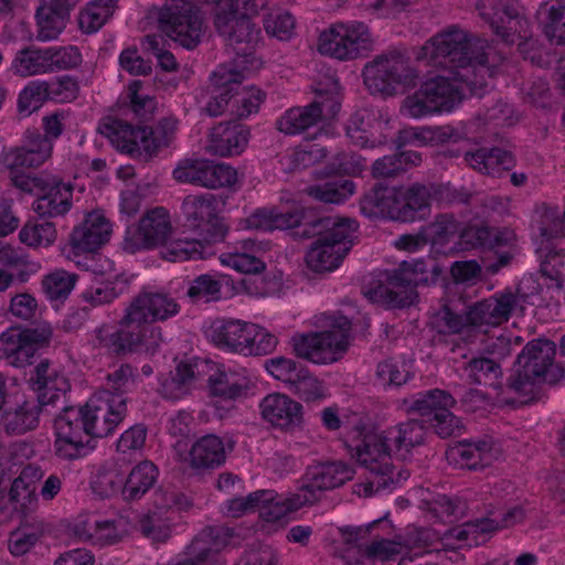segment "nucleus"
<instances>
[{"label": "nucleus", "mask_w": 565, "mask_h": 565, "mask_svg": "<svg viewBox=\"0 0 565 565\" xmlns=\"http://www.w3.org/2000/svg\"><path fill=\"white\" fill-rule=\"evenodd\" d=\"M226 450L224 441L216 435H205L191 447L186 461L193 469H214L225 462Z\"/></svg>", "instance_id": "nucleus-35"}, {"label": "nucleus", "mask_w": 565, "mask_h": 565, "mask_svg": "<svg viewBox=\"0 0 565 565\" xmlns=\"http://www.w3.org/2000/svg\"><path fill=\"white\" fill-rule=\"evenodd\" d=\"M213 24L235 52L233 61L224 65H231L249 75L262 68L263 60L255 54L262 42V31L250 18L230 13L225 26Z\"/></svg>", "instance_id": "nucleus-13"}, {"label": "nucleus", "mask_w": 565, "mask_h": 565, "mask_svg": "<svg viewBox=\"0 0 565 565\" xmlns=\"http://www.w3.org/2000/svg\"><path fill=\"white\" fill-rule=\"evenodd\" d=\"M353 475V468L342 461L309 467L298 491L301 497L305 495L308 499L307 504H312L318 500L321 491L342 486L351 480Z\"/></svg>", "instance_id": "nucleus-22"}, {"label": "nucleus", "mask_w": 565, "mask_h": 565, "mask_svg": "<svg viewBox=\"0 0 565 565\" xmlns=\"http://www.w3.org/2000/svg\"><path fill=\"white\" fill-rule=\"evenodd\" d=\"M433 533L428 529L416 530L405 541V548L398 565H440L443 554L433 552L430 541Z\"/></svg>", "instance_id": "nucleus-37"}, {"label": "nucleus", "mask_w": 565, "mask_h": 565, "mask_svg": "<svg viewBox=\"0 0 565 565\" xmlns=\"http://www.w3.org/2000/svg\"><path fill=\"white\" fill-rule=\"evenodd\" d=\"M172 233L169 211L163 206H156L142 214L135 228L127 231L122 248L129 254L154 249L166 245Z\"/></svg>", "instance_id": "nucleus-16"}, {"label": "nucleus", "mask_w": 565, "mask_h": 565, "mask_svg": "<svg viewBox=\"0 0 565 565\" xmlns=\"http://www.w3.org/2000/svg\"><path fill=\"white\" fill-rule=\"evenodd\" d=\"M312 242L306 255L307 266L316 273L332 271L339 267L348 250L358 223L350 217L326 216L311 223Z\"/></svg>", "instance_id": "nucleus-7"}, {"label": "nucleus", "mask_w": 565, "mask_h": 565, "mask_svg": "<svg viewBox=\"0 0 565 565\" xmlns=\"http://www.w3.org/2000/svg\"><path fill=\"white\" fill-rule=\"evenodd\" d=\"M523 309V296L505 290L467 306L462 315L444 307L437 313L434 324L439 333L470 339L475 331L487 332L489 328L501 326L514 312H522Z\"/></svg>", "instance_id": "nucleus-5"}, {"label": "nucleus", "mask_w": 565, "mask_h": 565, "mask_svg": "<svg viewBox=\"0 0 565 565\" xmlns=\"http://www.w3.org/2000/svg\"><path fill=\"white\" fill-rule=\"evenodd\" d=\"M472 75L456 74L441 70L427 78L420 87L408 95L401 105V114L409 118H423L450 113L466 98L467 93L481 96L488 86L487 71Z\"/></svg>", "instance_id": "nucleus-4"}, {"label": "nucleus", "mask_w": 565, "mask_h": 565, "mask_svg": "<svg viewBox=\"0 0 565 565\" xmlns=\"http://www.w3.org/2000/svg\"><path fill=\"white\" fill-rule=\"evenodd\" d=\"M47 99L46 81L29 82L19 93L17 109L23 116H30L36 111Z\"/></svg>", "instance_id": "nucleus-59"}, {"label": "nucleus", "mask_w": 565, "mask_h": 565, "mask_svg": "<svg viewBox=\"0 0 565 565\" xmlns=\"http://www.w3.org/2000/svg\"><path fill=\"white\" fill-rule=\"evenodd\" d=\"M308 194L323 203L341 204L355 192V184L348 179L337 178L309 186Z\"/></svg>", "instance_id": "nucleus-48"}, {"label": "nucleus", "mask_w": 565, "mask_h": 565, "mask_svg": "<svg viewBox=\"0 0 565 565\" xmlns=\"http://www.w3.org/2000/svg\"><path fill=\"white\" fill-rule=\"evenodd\" d=\"M173 516L163 511H148L138 520L139 532L154 543L166 542L172 532Z\"/></svg>", "instance_id": "nucleus-49"}, {"label": "nucleus", "mask_w": 565, "mask_h": 565, "mask_svg": "<svg viewBox=\"0 0 565 565\" xmlns=\"http://www.w3.org/2000/svg\"><path fill=\"white\" fill-rule=\"evenodd\" d=\"M200 237L195 239H174L168 242L161 252L162 257L169 262H185L203 258L204 245Z\"/></svg>", "instance_id": "nucleus-58"}, {"label": "nucleus", "mask_w": 565, "mask_h": 565, "mask_svg": "<svg viewBox=\"0 0 565 565\" xmlns=\"http://www.w3.org/2000/svg\"><path fill=\"white\" fill-rule=\"evenodd\" d=\"M263 418L282 430H295L302 423V406L285 394H269L260 403Z\"/></svg>", "instance_id": "nucleus-31"}, {"label": "nucleus", "mask_w": 565, "mask_h": 565, "mask_svg": "<svg viewBox=\"0 0 565 565\" xmlns=\"http://www.w3.org/2000/svg\"><path fill=\"white\" fill-rule=\"evenodd\" d=\"M480 14L504 42L513 43L516 36L526 38L529 22L520 13V8L514 0H498L490 11L483 7Z\"/></svg>", "instance_id": "nucleus-23"}, {"label": "nucleus", "mask_w": 565, "mask_h": 565, "mask_svg": "<svg viewBox=\"0 0 565 565\" xmlns=\"http://www.w3.org/2000/svg\"><path fill=\"white\" fill-rule=\"evenodd\" d=\"M412 375V362L403 359H387L377 364L376 376L384 386H401Z\"/></svg>", "instance_id": "nucleus-57"}, {"label": "nucleus", "mask_w": 565, "mask_h": 565, "mask_svg": "<svg viewBox=\"0 0 565 565\" xmlns=\"http://www.w3.org/2000/svg\"><path fill=\"white\" fill-rule=\"evenodd\" d=\"M313 324L318 331L291 338L296 355L319 365L339 361L350 344L351 321L342 315L321 313L315 317Z\"/></svg>", "instance_id": "nucleus-6"}, {"label": "nucleus", "mask_w": 565, "mask_h": 565, "mask_svg": "<svg viewBox=\"0 0 565 565\" xmlns=\"http://www.w3.org/2000/svg\"><path fill=\"white\" fill-rule=\"evenodd\" d=\"M222 281L215 276L203 274L194 278L186 290L192 303H209L222 297Z\"/></svg>", "instance_id": "nucleus-55"}, {"label": "nucleus", "mask_w": 565, "mask_h": 565, "mask_svg": "<svg viewBox=\"0 0 565 565\" xmlns=\"http://www.w3.org/2000/svg\"><path fill=\"white\" fill-rule=\"evenodd\" d=\"M158 478L157 467L148 460L135 466L128 475L122 494L127 500H139L154 484Z\"/></svg>", "instance_id": "nucleus-45"}, {"label": "nucleus", "mask_w": 565, "mask_h": 565, "mask_svg": "<svg viewBox=\"0 0 565 565\" xmlns=\"http://www.w3.org/2000/svg\"><path fill=\"white\" fill-rule=\"evenodd\" d=\"M500 456L501 451L491 438L463 440L450 447L446 452L447 460L451 465L470 470L488 467Z\"/></svg>", "instance_id": "nucleus-29"}, {"label": "nucleus", "mask_w": 565, "mask_h": 565, "mask_svg": "<svg viewBox=\"0 0 565 565\" xmlns=\"http://www.w3.org/2000/svg\"><path fill=\"white\" fill-rule=\"evenodd\" d=\"M55 455L64 460L85 457L92 449L89 429L79 407H67L55 419Z\"/></svg>", "instance_id": "nucleus-17"}, {"label": "nucleus", "mask_w": 565, "mask_h": 565, "mask_svg": "<svg viewBox=\"0 0 565 565\" xmlns=\"http://www.w3.org/2000/svg\"><path fill=\"white\" fill-rule=\"evenodd\" d=\"M248 75L231 65H218L210 75L211 86L206 95L202 96V110L211 117H217L225 113L231 115L234 90Z\"/></svg>", "instance_id": "nucleus-19"}, {"label": "nucleus", "mask_w": 565, "mask_h": 565, "mask_svg": "<svg viewBox=\"0 0 565 565\" xmlns=\"http://www.w3.org/2000/svg\"><path fill=\"white\" fill-rule=\"evenodd\" d=\"M340 105L333 97L316 100L305 107L286 110L277 120V129L286 135H297L316 125L320 119L335 116Z\"/></svg>", "instance_id": "nucleus-25"}, {"label": "nucleus", "mask_w": 565, "mask_h": 565, "mask_svg": "<svg viewBox=\"0 0 565 565\" xmlns=\"http://www.w3.org/2000/svg\"><path fill=\"white\" fill-rule=\"evenodd\" d=\"M536 15L548 40L556 44H565V0L542 3Z\"/></svg>", "instance_id": "nucleus-44"}, {"label": "nucleus", "mask_w": 565, "mask_h": 565, "mask_svg": "<svg viewBox=\"0 0 565 565\" xmlns=\"http://www.w3.org/2000/svg\"><path fill=\"white\" fill-rule=\"evenodd\" d=\"M180 310L169 292L145 287L126 307L118 329L104 324L95 330V344L116 354L150 350L161 335V329L153 323L167 321Z\"/></svg>", "instance_id": "nucleus-2"}, {"label": "nucleus", "mask_w": 565, "mask_h": 565, "mask_svg": "<svg viewBox=\"0 0 565 565\" xmlns=\"http://www.w3.org/2000/svg\"><path fill=\"white\" fill-rule=\"evenodd\" d=\"M32 388L38 392V401L43 405L54 404L71 388L64 372L47 360L41 361L30 376Z\"/></svg>", "instance_id": "nucleus-30"}, {"label": "nucleus", "mask_w": 565, "mask_h": 565, "mask_svg": "<svg viewBox=\"0 0 565 565\" xmlns=\"http://www.w3.org/2000/svg\"><path fill=\"white\" fill-rule=\"evenodd\" d=\"M98 131L120 152L145 160L142 146L146 141V127L134 126L115 117H106L99 122Z\"/></svg>", "instance_id": "nucleus-27"}, {"label": "nucleus", "mask_w": 565, "mask_h": 565, "mask_svg": "<svg viewBox=\"0 0 565 565\" xmlns=\"http://www.w3.org/2000/svg\"><path fill=\"white\" fill-rule=\"evenodd\" d=\"M53 151V143L40 134L26 136L21 147L4 150L0 154V168L4 171H18L38 168L46 162Z\"/></svg>", "instance_id": "nucleus-24"}, {"label": "nucleus", "mask_w": 565, "mask_h": 565, "mask_svg": "<svg viewBox=\"0 0 565 565\" xmlns=\"http://www.w3.org/2000/svg\"><path fill=\"white\" fill-rule=\"evenodd\" d=\"M264 93L254 86L236 88L234 90V102L232 103L231 116L246 118L258 111L264 102Z\"/></svg>", "instance_id": "nucleus-61"}, {"label": "nucleus", "mask_w": 565, "mask_h": 565, "mask_svg": "<svg viewBox=\"0 0 565 565\" xmlns=\"http://www.w3.org/2000/svg\"><path fill=\"white\" fill-rule=\"evenodd\" d=\"M372 35L366 24L359 21L337 22L321 32L318 51L340 61L354 60L372 46Z\"/></svg>", "instance_id": "nucleus-15"}, {"label": "nucleus", "mask_w": 565, "mask_h": 565, "mask_svg": "<svg viewBox=\"0 0 565 565\" xmlns=\"http://www.w3.org/2000/svg\"><path fill=\"white\" fill-rule=\"evenodd\" d=\"M263 25L267 35L279 41H289L295 34L296 20L288 11L277 10L264 17Z\"/></svg>", "instance_id": "nucleus-63"}, {"label": "nucleus", "mask_w": 565, "mask_h": 565, "mask_svg": "<svg viewBox=\"0 0 565 565\" xmlns=\"http://www.w3.org/2000/svg\"><path fill=\"white\" fill-rule=\"evenodd\" d=\"M416 278H405L396 270L390 275L385 282L364 291L365 297L374 302L391 308H403L414 302L416 298Z\"/></svg>", "instance_id": "nucleus-28"}, {"label": "nucleus", "mask_w": 565, "mask_h": 565, "mask_svg": "<svg viewBox=\"0 0 565 565\" xmlns=\"http://www.w3.org/2000/svg\"><path fill=\"white\" fill-rule=\"evenodd\" d=\"M524 518V511L520 507H513L501 514V516L487 518L465 522L449 530L448 539H454L459 546L480 545L486 542L487 535L500 527H509L520 523Z\"/></svg>", "instance_id": "nucleus-21"}, {"label": "nucleus", "mask_w": 565, "mask_h": 565, "mask_svg": "<svg viewBox=\"0 0 565 565\" xmlns=\"http://www.w3.org/2000/svg\"><path fill=\"white\" fill-rule=\"evenodd\" d=\"M249 131L241 125H218L211 131L207 149L220 157L236 156L244 151Z\"/></svg>", "instance_id": "nucleus-34"}, {"label": "nucleus", "mask_w": 565, "mask_h": 565, "mask_svg": "<svg viewBox=\"0 0 565 565\" xmlns=\"http://www.w3.org/2000/svg\"><path fill=\"white\" fill-rule=\"evenodd\" d=\"M221 211L222 201L209 192L189 194L181 204L184 226L205 243L217 242L225 235Z\"/></svg>", "instance_id": "nucleus-14"}, {"label": "nucleus", "mask_w": 565, "mask_h": 565, "mask_svg": "<svg viewBox=\"0 0 565 565\" xmlns=\"http://www.w3.org/2000/svg\"><path fill=\"white\" fill-rule=\"evenodd\" d=\"M555 343L537 339L529 342L518 355L516 369L509 379V387L515 393L529 395L543 382H554L558 374H564L554 364Z\"/></svg>", "instance_id": "nucleus-11"}, {"label": "nucleus", "mask_w": 565, "mask_h": 565, "mask_svg": "<svg viewBox=\"0 0 565 565\" xmlns=\"http://www.w3.org/2000/svg\"><path fill=\"white\" fill-rule=\"evenodd\" d=\"M536 250L542 258L541 271L551 280L548 288L561 289L565 279L564 255L561 250H555L552 244L544 252L539 250V247Z\"/></svg>", "instance_id": "nucleus-60"}, {"label": "nucleus", "mask_w": 565, "mask_h": 565, "mask_svg": "<svg viewBox=\"0 0 565 565\" xmlns=\"http://www.w3.org/2000/svg\"><path fill=\"white\" fill-rule=\"evenodd\" d=\"M20 241L30 247H47L56 239L53 223L46 221H28L19 233Z\"/></svg>", "instance_id": "nucleus-56"}, {"label": "nucleus", "mask_w": 565, "mask_h": 565, "mask_svg": "<svg viewBox=\"0 0 565 565\" xmlns=\"http://www.w3.org/2000/svg\"><path fill=\"white\" fill-rule=\"evenodd\" d=\"M340 534L343 543L340 557L349 565H366L371 559L370 529L347 526L340 529Z\"/></svg>", "instance_id": "nucleus-36"}, {"label": "nucleus", "mask_w": 565, "mask_h": 565, "mask_svg": "<svg viewBox=\"0 0 565 565\" xmlns=\"http://www.w3.org/2000/svg\"><path fill=\"white\" fill-rule=\"evenodd\" d=\"M68 14L42 3L36 11V39L41 42L55 40L66 26Z\"/></svg>", "instance_id": "nucleus-50"}, {"label": "nucleus", "mask_w": 565, "mask_h": 565, "mask_svg": "<svg viewBox=\"0 0 565 565\" xmlns=\"http://www.w3.org/2000/svg\"><path fill=\"white\" fill-rule=\"evenodd\" d=\"M33 358L31 344L25 342L21 330L10 329L0 334V359L23 366Z\"/></svg>", "instance_id": "nucleus-47"}, {"label": "nucleus", "mask_w": 565, "mask_h": 565, "mask_svg": "<svg viewBox=\"0 0 565 565\" xmlns=\"http://www.w3.org/2000/svg\"><path fill=\"white\" fill-rule=\"evenodd\" d=\"M116 0H94L81 11L78 23L86 33L99 30L113 15Z\"/></svg>", "instance_id": "nucleus-51"}, {"label": "nucleus", "mask_w": 565, "mask_h": 565, "mask_svg": "<svg viewBox=\"0 0 565 565\" xmlns=\"http://www.w3.org/2000/svg\"><path fill=\"white\" fill-rule=\"evenodd\" d=\"M76 281L77 275L56 269L43 276L41 288L49 300H64L74 289Z\"/></svg>", "instance_id": "nucleus-54"}, {"label": "nucleus", "mask_w": 565, "mask_h": 565, "mask_svg": "<svg viewBox=\"0 0 565 565\" xmlns=\"http://www.w3.org/2000/svg\"><path fill=\"white\" fill-rule=\"evenodd\" d=\"M364 84L371 94L394 96L416 86L419 71L399 51L376 55L363 68Z\"/></svg>", "instance_id": "nucleus-10"}, {"label": "nucleus", "mask_w": 565, "mask_h": 565, "mask_svg": "<svg viewBox=\"0 0 565 565\" xmlns=\"http://www.w3.org/2000/svg\"><path fill=\"white\" fill-rule=\"evenodd\" d=\"M79 409L90 436L104 438L124 420L127 398H113L107 392H96Z\"/></svg>", "instance_id": "nucleus-18"}, {"label": "nucleus", "mask_w": 565, "mask_h": 565, "mask_svg": "<svg viewBox=\"0 0 565 565\" xmlns=\"http://www.w3.org/2000/svg\"><path fill=\"white\" fill-rule=\"evenodd\" d=\"M73 188L71 184L53 179L40 185V193L33 203V210L44 217H57L72 207Z\"/></svg>", "instance_id": "nucleus-32"}, {"label": "nucleus", "mask_w": 565, "mask_h": 565, "mask_svg": "<svg viewBox=\"0 0 565 565\" xmlns=\"http://www.w3.org/2000/svg\"><path fill=\"white\" fill-rule=\"evenodd\" d=\"M305 215L301 211L275 212L260 209L245 218V227L248 230L269 232L274 230L291 228L300 226Z\"/></svg>", "instance_id": "nucleus-41"}, {"label": "nucleus", "mask_w": 565, "mask_h": 565, "mask_svg": "<svg viewBox=\"0 0 565 565\" xmlns=\"http://www.w3.org/2000/svg\"><path fill=\"white\" fill-rule=\"evenodd\" d=\"M455 398L447 392L438 388L420 392L416 394L409 405V409L422 416L433 417L444 407H451Z\"/></svg>", "instance_id": "nucleus-52"}, {"label": "nucleus", "mask_w": 565, "mask_h": 565, "mask_svg": "<svg viewBox=\"0 0 565 565\" xmlns=\"http://www.w3.org/2000/svg\"><path fill=\"white\" fill-rule=\"evenodd\" d=\"M158 28L188 50L196 47L205 32L202 13L191 0H166L158 12Z\"/></svg>", "instance_id": "nucleus-12"}, {"label": "nucleus", "mask_w": 565, "mask_h": 565, "mask_svg": "<svg viewBox=\"0 0 565 565\" xmlns=\"http://www.w3.org/2000/svg\"><path fill=\"white\" fill-rule=\"evenodd\" d=\"M178 131V120L173 117L162 118L154 128L146 127V141L142 146L145 161L153 158L166 147H169Z\"/></svg>", "instance_id": "nucleus-46"}, {"label": "nucleus", "mask_w": 565, "mask_h": 565, "mask_svg": "<svg viewBox=\"0 0 565 565\" xmlns=\"http://www.w3.org/2000/svg\"><path fill=\"white\" fill-rule=\"evenodd\" d=\"M537 245L541 252L546 250L553 239L564 236L565 225L558 207L548 206L544 209L537 224Z\"/></svg>", "instance_id": "nucleus-53"}, {"label": "nucleus", "mask_w": 565, "mask_h": 565, "mask_svg": "<svg viewBox=\"0 0 565 565\" xmlns=\"http://www.w3.org/2000/svg\"><path fill=\"white\" fill-rule=\"evenodd\" d=\"M260 246L253 238L239 242L232 252L222 253L220 262L242 274H256L265 268L264 262L259 258Z\"/></svg>", "instance_id": "nucleus-38"}, {"label": "nucleus", "mask_w": 565, "mask_h": 565, "mask_svg": "<svg viewBox=\"0 0 565 565\" xmlns=\"http://www.w3.org/2000/svg\"><path fill=\"white\" fill-rule=\"evenodd\" d=\"M463 372L471 383L492 384L500 375L501 367L498 362L490 358H472L463 366Z\"/></svg>", "instance_id": "nucleus-62"}, {"label": "nucleus", "mask_w": 565, "mask_h": 565, "mask_svg": "<svg viewBox=\"0 0 565 565\" xmlns=\"http://www.w3.org/2000/svg\"><path fill=\"white\" fill-rule=\"evenodd\" d=\"M113 233V225L100 210L86 214L84 221L74 227L70 238L67 258L74 259L82 253H93L107 243Z\"/></svg>", "instance_id": "nucleus-20"}, {"label": "nucleus", "mask_w": 565, "mask_h": 565, "mask_svg": "<svg viewBox=\"0 0 565 565\" xmlns=\"http://www.w3.org/2000/svg\"><path fill=\"white\" fill-rule=\"evenodd\" d=\"M33 452L24 443L14 444L0 457V484L17 476L9 491V500L13 509L26 514L36 507L35 484L44 476L43 469L28 458Z\"/></svg>", "instance_id": "nucleus-8"}, {"label": "nucleus", "mask_w": 565, "mask_h": 565, "mask_svg": "<svg viewBox=\"0 0 565 565\" xmlns=\"http://www.w3.org/2000/svg\"><path fill=\"white\" fill-rule=\"evenodd\" d=\"M206 337L217 348L244 356L267 355L278 343L276 335L265 328L238 319H215L207 328Z\"/></svg>", "instance_id": "nucleus-9"}, {"label": "nucleus", "mask_w": 565, "mask_h": 565, "mask_svg": "<svg viewBox=\"0 0 565 565\" xmlns=\"http://www.w3.org/2000/svg\"><path fill=\"white\" fill-rule=\"evenodd\" d=\"M465 161L473 170L493 177L513 166L511 153L500 148H479L467 151Z\"/></svg>", "instance_id": "nucleus-39"}, {"label": "nucleus", "mask_w": 565, "mask_h": 565, "mask_svg": "<svg viewBox=\"0 0 565 565\" xmlns=\"http://www.w3.org/2000/svg\"><path fill=\"white\" fill-rule=\"evenodd\" d=\"M416 58L459 75L476 76L482 68L487 71V78L494 75L503 61V56L487 40L473 36L456 25L448 26L427 40Z\"/></svg>", "instance_id": "nucleus-3"}, {"label": "nucleus", "mask_w": 565, "mask_h": 565, "mask_svg": "<svg viewBox=\"0 0 565 565\" xmlns=\"http://www.w3.org/2000/svg\"><path fill=\"white\" fill-rule=\"evenodd\" d=\"M263 493L270 495H262L258 499L256 510L259 516L266 522H276L286 516L289 512L297 511L303 505H307L305 495H300L299 491L292 493L288 498L277 495L273 490H260Z\"/></svg>", "instance_id": "nucleus-40"}, {"label": "nucleus", "mask_w": 565, "mask_h": 565, "mask_svg": "<svg viewBox=\"0 0 565 565\" xmlns=\"http://www.w3.org/2000/svg\"><path fill=\"white\" fill-rule=\"evenodd\" d=\"M10 71L22 78L50 74L46 49L29 45L18 50L11 61Z\"/></svg>", "instance_id": "nucleus-42"}, {"label": "nucleus", "mask_w": 565, "mask_h": 565, "mask_svg": "<svg viewBox=\"0 0 565 565\" xmlns=\"http://www.w3.org/2000/svg\"><path fill=\"white\" fill-rule=\"evenodd\" d=\"M350 435L352 457L372 475V479L355 483L353 491L359 497H371L408 478L407 471L405 476L398 472L395 477V461L406 460L414 448L424 444L426 429L422 422L411 419L379 433L358 424Z\"/></svg>", "instance_id": "nucleus-1"}, {"label": "nucleus", "mask_w": 565, "mask_h": 565, "mask_svg": "<svg viewBox=\"0 0 565 565\" xmlns=\"http://www.w3.org/2000/svg\"><path fill=\"white\" fill-rule=\"evenodd\" d=\"M394 188L374 186L360 201V210L369 218L394 221Z\"/></svg>", "instance_id": "nucleus-43"}, {"label": "nucleus", "mask_w": 565, "mask_h": 565, "mask_svg": "<svg viewBox=\"0 0 565 565\" xmlns=\"http://www.w3.org/2000/svg\"><path fill=\"white\" fill-rule=\"evenodd\" d=\"M42 406L44 405L34 398L14 404L2 414V427L12 435H22L35 429L40 423Z\"/></svg>", "instance_id": "nucleus-33"}, {"label": "nucleus", "mask_w": 565, "mask_h": 565, "mask_svg": "<svg viewBox=\"0 0 565 565\" xmlns=\"http://www.w3.org/2000/svg\"><path fill=\"white\" fill-rule=\"evenodd\" d=\"M431 189L414 183L409 186L394 188V221L414 223L430 215Z\"/></svg>", "instance_id": "nucleus-26"}, {"label": "nucleus", "mask_w": 565, "mask_h": 565, "mask_svg": "<svg viewBox=\"0 0 565 565\" xmlns=\"http://www.w3.org/2000/svg\"><path fill=\"white\" fill-rule=\"evenodd\" d=\"M247 388V379L235 372H223L211 380L213 394L230 399L243 395Z\"/></svg>", "instance_id": "nucleus-64"}]
</instances>
